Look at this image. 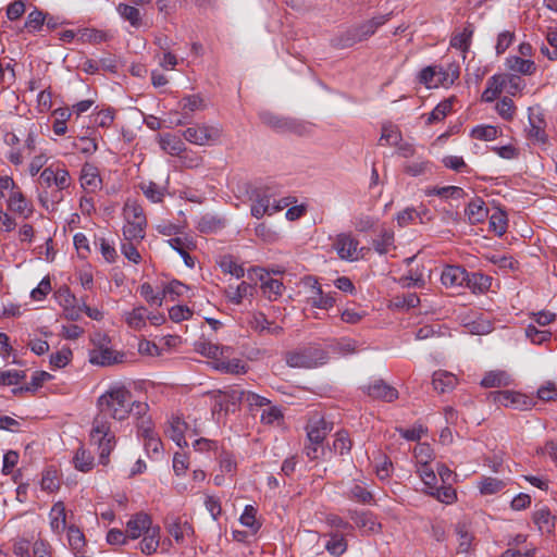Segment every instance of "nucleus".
<instances>
[{
    "label": "nucleus",
    "instance_id": "obj_62",
    "mask_svg": "<svg viewBox=\"0 0 557 557\" xmlns=\"http://www.w3.org/2000/svg\"><path fill=\"white\" fill-rule=\"evenodd\" d=\"M72 359V350L63 347L50 356V364L55 369L64 368Z\"/></svg>",
    "mask_w": 557,
    "mask_h": 557
},
{
    "label": "nucleus",
    "instance_id": "obj_19",
    "mask_svg": "<svg viewBox=\"0 0 557 557\" xmlns=\"http://www.w3.org/2000/svg\"><path fill=\"white\" fill-rule=\"evenodd\" d=\"M8 209L27 219L33 213V207L27 201L21 189L9 193L7 199Z\"/></svg>",
    "mask_w": 557,
    "mask_h": 557
},
{
    "label": "nucleus",
    "instance_id": "obj_48",
    "mask_svg": "<svg viewBox=\"0 0 557 557\" xmlns=\"http://www.w3.org/2000/svg\"><path fill=\"white\" fill-rule=\"evenodd\" d=\"M500 135L498 127L493 125H478L472 128L471 136L480 140H494Z\"/></svg>",
    "mask_w": 557,
    "mask_h": 557
},
{
    "label": "nucleus",
    "instance_id": "obj_26",
    "mask_svg": "<svg viewBox=\"0 0 557 557\" xmlns=\"http://www.w3.org/2000/svg\"><path fill=\"white\" fill-rule=\"evenodd\" d=\"M466 215L471 224H479L484 222L488 216V208L485 202L479 198H473L467 206Z\"/></svg>",
    "mask_w": 557,
    "mask_h": 557
},
{
    "label": "nucleus",
    "instance_id": "obj_6",
    "mask_svg": "<svg viewBox=\"0 0 557 557\" xmlns=\"http://www.w3.org/2000/svg\"><path fill=\"white\" fill-rule=\"evenodd\" d=\"M261 122L269 127L281 133H295L301 135L306 127L305 125L293 117L277 115L271 111H261L259 113Z\"/></svg>",
    "mask_w": 557,
    "mask_h": 557
},
{
    "label": "nucleus",
    "instance_id": "obj_18",
    "mask_svg": "<svg viewBox=\"0 0 557 557\" xmlns=\"http://www.w3.org/2000/svg\"><path fill=\"white\" fill-rule=\"evenodd\" d=\"M350 518L363 534H375L381 531V523L372 512L355 511L350 515Z\"/></svg>",
    "mask_w": 557,
    "mask_h": 557
},
{
    "label": "nucleus",
    "instance_id": "obj_57",
    "mask_svg": "<svg viewBox=\"0 0 557 557\" xmlns=\"http://www.w3.org/2000/svg\"><path fill=\"white\" fill-rule=\"evenodd\" d=\"M220 267L224 273H228L235 276L236 278H240L245 275V270L243 265L238 264L231 256H225L221 260Z\"/></svg>",
    "mask_w": 557,
    "mask_h": 557
},
{
    "label": "nucleus",
    "instance_id": "obj_51",
    "mask_svg": "<svg viewBox=\"0 0 557 557\" xmlns=\"http://www.w3.org/2000/svg\"><path fill=\"white\" fill-rule=\"evenodd\" d=\"M508 225L507 215L502 210H496L490 216V228L498 236L506 233Z\"/></svg>",
    "mask_w": 557,
    "mask_h": 557
},
{
    "label": "nucleus",
    "instance_id": "obj_33",
    "mask_svg": "<svg viewBox=\"0 0 557 557\" xmlns=\"http://www.w3.org/2000/svg\"><path fill=\"white\" fill-rule=\"evenodd\" d=\"M506 65L510 71L523 75H532L536 70V65L532 60L522 59L516 55L507 58Z\"/></svg>",
    "mask_w": 557,
    "mask_h": 557
},
{
    "label": "nucleus",
    "instance_id": "obj_29",
    "mask_svg": "<svg viewBox=\"0 0 557 557\" xmlns=\"http://www.w3.org/2000/svg\"><path fill=\"white\" fill-rule=\"evenodd\" d=\"M473 36V27L468 24L462 30L455 33L450 38V47L458 49L462 52V58H466L467 52L470 49Z\"/></svg>",
    "mask_w": 557,
    "mask_h": 557
},
{
    "label": "nucleus",
    "instance_id": "obj_28",
    "mask_svg": "<svg viewBox=\"0 0 557 557\" xmlns=\"http://www.w3.org/2000/svg\"><path fill=\"white\" fill-rule=\"evenodd\" d=\"M49 518L52 532L60 535L66 528V512L63 502H57L52 506Z\"/></svg>",
    "mask_w": 557,
    "mask_h": 557
},
{
    "label": "nucleus",
    "instance_id": "obj_47",
    "mask_svg": "<svg viewBox=\"0 0 557 557\" xmlns=\"http://www.w3.org/2000/svg\"><path fill=\"white\" fill-rule=\"evenodd\" d=\"M73 462L75 468L82 472H88L94 468V457L84 447L77 449Z\"/></svg>",
    "mask_w": 557,
    "mask_h": 557
},
{
    "label": "nucleus",
    "instance_id": "obj_25",
    "mask_svg": "<svg viewBox=\"0 0 557 557\" xmlns=\"http://www.w3.org/2000/svg\"><path fill=\"white\" fill-rule=\"evenodd\" d=\"M165 528L177 544H183L186 537H190L194 534L191 524L181 519L169 521Z\"/></svg>",
    "mask_w": 557,
    "mask_h": 557
},
{
    "label": "nucleus",
    "instance_id": "obj_30",
    "mask_svg": "<svg viewBox=\"0 0 557 557\" xmlns=\"http://www.w3.org/2000/svg\"><path fill=\"white\" fill-rule=\"evenodd\" d=\"M493 278L480 272L468 273L465 286L472 293H485L492 286Z\"/></svg>",
    "mask_w": 557,
    "mask_h": 557
},
{
    "label": "nucleus",
    "instance_id": "obj_38",
    "mask_svg": "<svg viewBox=\"0 0 557 557\" xmlns=\"http://www.w3.org/2000/svg\"><path fill=\"white\" fill-rule=\"evenodd\" d=\"M533 520L541 532L549 533L555 529V517L547 508L536 510L533 515Z\"/></svg>",
    "mask_w": 557,
    "mask_h": 557
},
{
    "label": "nucleus",
    "instance_id": "obj_58",
    "mask_svg": "<svg viewBox=\"0 0 557 557\" xmlns=\"http://www.w3.org/2000/svg\"><path fill=\"white\" fill-rule=\"evenodd\" d=\"M525 336L535 345H541L550 339L552 333L547 330H539L533 324L525 327Z\"/></svg>",
    "mask_w": 557,
    "mask_h": 557
},
{
    "label": "nucleus",
    "instance_id": "obj_63",
    "mask_svg": "<svg viewBox=\"0 0 557 557\" xmlns=\"http://www.w3.org/2000/svg\"><path fill=\"white\" fill-rule=\"evenodd\" d=\"M40 486L44 491H47L50 493L57 491L60 486L59 480L57 476V471L51 470V469L45 471L42 474V478H41Z\"/></svg>",
    "mask_w": 557,
    "mask_h": 557
},
{
    "label": "nucleus",
    "instance_id": "obj_7",
    "mask_svg": "<svg viewBox=\"0 0 557 557\" xmlns=\"http://www.w3.org/2000/svg\"><path fill=\"white\" fill-rule=\"evenodd\" d=\"M221 128L216 125L195 124L183 132L184 138L198 146H206L221 137Z\"/></svg>",
    "mask_w": 557,
    "mask_h": 557
},
{
    "label": "nucleus",
    "instance_id": "obj_64",
    "mask_svg": "<svg viewBox=\"0 0 557 557\" xmlns=\"http://www.w3.org/2000/svg\"><path fill=\"white\" fill-rule=\"evenodd\" d=\"M45 21L46 15L39 10H34L28 14L27 20L25 22V27L29 32H37L42 27Z\"/></svg>",
    "mask_w": 557,
    "mask_h": 557
},
{
    "label": "nucleus",
    "instance_id": "obj_31",
    "mask_svg": "<svg viewBox=\"0 0 557 557\" xmlns=\"http://www.w3.org/2000/svg\"><path fill=\"white\" fill-rule=\"evenodd\" d=\"M213 368L222 373L242 374L248 370L247 364L240 359H216L213 361Z\"/></svg>",
    "mask_w": 557,
    "mask_h": 557
},
{
    "label": "nucleus",
    "instance_id": "obj_15",
    "mask_svg": "<svg viewBox=\"0 0 557 557\" xmlns=\"http://www.w3.org/2000/svg\"><path fill=\"white\" fill-rule=\"evenodd\" d=\"M468 272L460 265H446L441 274V282L446 288H458L466 284Z\"/></svg>",
    "mask_w": 557,
    "mask_h": 557
},
{
    "label": "nucleus",
    "instance_id": "obj_42",
    "mask_svg": "<svg viewBox=\"0 0 557 557\" xmlns=\"http://www.w3.org/2000/svg\"><path fill=\"white\" fill-rule=\"evenodd\" d=\"M147 224L126 221L123 227L124 239L127 242H141L145 237V228Z\"/></svg>",
    "mask_w": 557,
    "mask_h": 557
},
{
    "label": "nucleus",
    "instance_id": "obj_4",
    "mask_svg": "<svg viewBox=\"0 0 557 557\" xmlns=\"http://www.w3.org/2000/svg\"><path fill=\"white\" fill-rule=\"evenodd\" d=\"M329 360V354L319 345H308L285 355V361L290 368L313 369L323 366Z\"/></svg>",
    "mask_w": 557,
    "mask_h": 557
},
{
    "label": "nucleus",
    "instance_id": "obj_22",
    "mask_svg": "<svg viewBox=\"0 0 557 557\" xmlns=\"http://www.w3.org/2000/svg\"><path fill=\"white\" fill-rule=\"evenodd\" d=\"M507 84V76L495 74L486 82V87L482 92L481 99L484 102H493L504 90Z\"/></svg>",
    "mask_w": 557,
    "mask_h": 557
},
{
    "label": "nucleus",
    "instance_id": "obj_23",
    "mask_svg": "<svg viewBox=\"0 0 557 557\" xmlns=\"http://www.w3.org/2000/svg\"><path fill=\"white\" fill-rule=\"evenodd\" d=\"M458 384V379L451 372L437 370L432 375V385L441 394L451 392Z\"/></svg>",
    "mask_w": 557,
    "mask_h": 557
},
{
    "label": "nucleus",
    "instance_id": "obj_53",
    "mask_svg": "<svg viewBox=\"0 0 557 557\" xmlns=\"http://www.w3.org/2000/svg\"><path fill=\"white\" fill-rule=\"evenodd\" d=\"M352 447V442L349 437V434L347 431H338L335 434V440L333 443V449L336 454L345 455L349 454L350 449Z\"/></svg>",
    "mask_w": 557,
    "mask_h": 557
},
{
    "label": "nucleus",
    "instance_id": "obj_1",
    "mask_svg": "<svg viewBox=\"0 0 557 557\" xmlns=\"http://www.w3.org/2000/svg\"><path fill=\"white\" fill-rule=\"evenodd\" d=\"M97 407L99 414L94 419L90 441L98 446L99 461L106 465L115 445V437L111 433V424L107 418L123 421L131 414L141 416L148 411V405L135 400L125 385L115 383L100 395Z\"/></svg>",
    "mask_w": 557,
    "mask_h": 557
},
{
    "label": "nucleus",
    "instance_id": "obj_49",
    "mask_svg": "<svg viewBox=\"0 0 557 557\" xmlns=\"http://www.w3.org/2000/svg\"><path fill=\"white\" fill-rule=\"evenodd\" d=\"M451 109H453V100L451 99H447V100L440 102L429 114L426 123L433 124V123L443 121L447 116V114L451 112Z\"/></svg>",
    "mask_w": 557,
    "mask_h": 557
},
{
    "label": "nucleus",
    "instance_id": "obj_52",
    "mask_svg": "<svg viewBox=\"0 0 557 557\" xmlns=\"http://www.w3.org/2000/svg\"><path fill=\"white\" fill-rule=\"evenodd\" d=\"M124 216L126 221L147 224L144 210L137 202H126L124 206Z\"/></svg>",
    "mask_w": 557,
    "mask_h": 557
},
{
    "label": "nucleus",
    "instance_id": "obj_54",
    "mask_svg": "<svg viewBox=\"0 0 557 557\" xmlns=\"http://www.w3.org/2000/svg\"><path fill=\"white\" fill-rule=\"evenodd\" d=\"M401 140V134L397 126L393 124L383 125L380 143L389 146H396Z\"/></svg>",
    "mask_w": 557,
    "mask_h": 557
},
{
    "label": "nucleus",
    "instance_id": "obj_61",
    "mask_svg": "<svg viewBox=\"0 0 557 557\" xmlns=\"http://www.w3.org/2000/svg\"><path fill=\"white\" fill-rule=\"evenodd\" d=\"M536 396L542 401H552L557 399V385L553 381H546L537 388Z\"/></svg>",
    "mask_w": 557,
    "mask_h": 557
},
{
    "label": "nucleus",
    "instance_id": "obj_14",
    "mask_svg": "<svg viewBox=\"0 0 557 557\" xmlns=\"http://www.w3.org/2000/svg\"><path fill=\"white\" fill-rule=\"evenodd\" d=\"M253 271L258 275V278L261 283L260 288L262 289L263 295L269 300H276L282 295L284 288L283 283L276 278L271 277L270 274L263 269H255Z\"/></svg>",
    "mask_w": 557,
    "mask_h": 557
},
{
    "label": "nucleus",
    "instance_id": "obj_8",
    "mask_svg": "<svg viewBox=\"0 0 557 557\" xmlns=\"http://www.w3.org/2000/svg\"><path fill=\"white\" fill-rule=\"evenodd\" d=\"M488 398L495 404L510 407L518 410H527L534 406V401L531 397L512 391H498L488 394Z\"/></svg>",
    "mask_w": 557,
    "mask_h": 557
},
{
    "label": "nucleus",
    "instance_id": "obj_43",
    "mask_svg": "<svg viewBox=\"0 0 557 557\" xmlns=\"http://www.w3.org/2000/svg\"><path fill=\"white\" fill-rule=\"evenodd\" d=\"M373 248L380 255L387 253L394 248V232L391 230H382L379 237L373 240Z\"/></svg>",
    "mask_w": 557,
    "mask_h": 557
},
{
    "label": "nucleus",
    "instance_id": "obj_12",
    "mask_svg": "<svg viewBox=\"0 0 557 557\" xmlns=\"http://www.w3.org/2000/svg\"><path fill=\"white\" fill-rule=\"evenodd\" d=\"M305 285L310 288L311 295L309 296V302L312 307L327 310L332 308L335 302V293H324L318 280L313 276L305 278Z\"/></svg>",
    "mask_w": 557,
    "mask_h": 557
},
{
    "label": "nucleus",
    "instance_id": "obj_24",
    "mask_svg": "<svg viewBox=\"0 0 557 557\" xmlns=\"http://www.w3.org/2000/svg\"><path fill=\"white\" fill-rule=\"evenodd\" d=\"M389 18V14L374 16L371 20H368L359 25L354 26L357 37L359 41H363L371 37L376 29L384 25Z\"/></svg>",
    "mask_w": 557,
    "mask_h": 557
},
{
    "label": "nucleus",
    "instance_id": "obj_39",
    "mask_svg": "<svg viewBox=\"0 0 557 557\" xmlns=\"http://www.w3.org/2000/svg\"><path fill=\"white\" fill-rule=\"evenodd\" d=\"M358 42H360V41H359V38L357 37L354 26L338 33L332 39V46L337 49L349 48Z\"/></svg>",
    "mask_w": 557,
    "mask_h": 557
},
{
    "label": "nucleus",
    "instance_id": "obj_45",
    "mask_svg": "<svg viewBox=\"0 0 557 557\" xmlns=\"http://www.w3.org/2000/svg\"><path fill=\"white\" fill-rule=\"evenodd\" d=\"M456 534L458 536V552L459 553L469 552L472 541H473V535L470 532L467 524L466 523H457Z\"/></svg>",
    "mask_w": 557,
    "mask_h": 557
},
{
    "label": "nucleus",
    "instance_id": "obj_13",
    "mask_svg": "<svg viewBox=\"0 0 557 557\" xmlns=\"http://www.w3.org/2000/svg\"><path fill=\"white\" fill-rule=\"evenodd\" d=\"M79 183L87 194L100 190L102 188V178L98 168L88 162L84 163L81 169Z\"/></svg>",
    "mask_w": 557,
    "mask_h": 557
},
{
    "label": "nucleus",
    "instance_id": "obj_5",
    "mask_svg": "<svg viewBox=\"0 0 557 557\" xmlns=\"http://www.w3.org/2000/svg\"><path fill=\"white\" fill-rule=\"evenodd\" d=\"M72 184L69 170L60 163L45 168L38 177V185L45 189L55 186L59 191L67 189Z\"/></svg>",
    "mask_w": 557,
    "mask_h": 557
},
{
    "label": "nucleus",
    "instance_id": "obj_56",
    "mask_svg": "<svg viewBox=\"0 0 557 557\" xmlns=\"http://www.w3.org/2000/svg\"><path fill=\"white\" fill-rule=\"evenodd\" d=\"M498 115L505 121H511L516 113L513 101L509 97L502 98L495 106Z\"/></svg>",
    "mask_w": 557,
    "mask_h": 557
},
{
    "label": "nucleus",
    "instance_id": "obj_55",
    "mask_svg": "<svg viewBox=\"0 0 557 557\" xmlns=\"http://www.w3.org/2000/svg\"><path fill=\"white\" fill-rule=\"evenodd\" d=\"M504 487L505 482L496 478H484L479 484L480 493L483 495L496 494Z\"/></svg>",
    "mask_w": 557,
    "mask_h": 557
},
{
    "label": "nucleus",
    "instance_id": "obj_3",
    "mask_svg": "<svg viewBox=\"0 0 557 557\" xmlns=\"http://www.w3.org/2000/svg\"><path fill=\"white\" fill-rule=\"evenodd\" d=\"M459 75L460 67L454 62L446 65H429L420 71L419 82L426 88L449 87Z\"/></svg>",
    "mask_w": 557,
    "mask_h": 557
},
{
    "label": "nucleus",
    "instance_id": "obj_17",
    "mask_svg": "<svg viewBox=\"0 0 557 557\" xmlns=\"http://www.w3.org/2000/svg\"><path fill=\"white\" fill-rule=\"evenodd\" d=\"M124 360V354L117 352L108 347H98L90 351L89 361L97 366H112L121 363Z\"/></svg>",
    "mask_w": 557,
    "mask_h": 557
},
{
    "label": "nucleus",
    "instance_id": "obj_16",
    "mask_svg": "<svg viewBox=\"0 0 557 557\" xmlns=\"http://www.w3.org/2000/svg\"><path fill=\"white\" fill-rule=\"evenodd\" d=\"M331 425L320 414H314L307 425L308 441L315 444H322L327 433L331 431Z\"/></svg>",
    "mask_w": 557,
    "mask_h": 557
},
{
    "label": "nucleus",
    "instance_id": "obj_44",
    "mask_svg": "<svg viewBox=\"0 0 557 557\" xmlns=\"http://www.w3.org/2000/svg\"><path fill=\"white\" fill-rule=\"evenodd\" d=\"M140 296L150 305L154 307H161L164 300V294L161 292H154L150 283H143L139 286Z\"/></svg>",
    "mask_w": 557,
    "mask_h": 557
},
{
    "label": "nucleus",
    "instance_id": "obj_11",
    "mask_svg": "<svg viewBox=\"0 0 557 557\" xmlns=\"http://www.w3.org/2000/svg\"><path fill=\"white\" fill-rule=\"evenodd\" d=\"M546 121L540 108H529V126L527 136L533 144L545 145L547 143Z\"/></svg>",
    "mask_w": 557,
    "mask_h": 557
},
{
    "label": "nucleus",
    "instance_id": "obj_10",
    "mask_svg": "<svg viewBox=\"0 0 557 557\" xmlns=\"http://www.w3.org/2000/svg\"><path fill=\"white\" fill-rule=\"evenodd\" d=\"M274 193L270 188H258L252 194L251 215L261 219L263 215H272L280 212V207L272 206Z\"/></svg>",
    "mask_w": 557,
    "mask_h": 557
},
{
    "label": "nucleus",
    "instance_id": "obj_50",
    "mask_svg": "<svg viewBox=\"0 0 557 557\" xmlns=\"http://www.w3.org/2000/svg\"><path fill=\"white\" fill-rule=\"evenodd\" d=\"M428 493L445 504H451L456 499V491L451 487V484H444L442 487L435 485Z\"/></svg>",
    "mask_w": 557,
    "mask_h": 557
},
{
    "label": "nucleus",
    "instance_id": "obj_46",
    "mask_svg": "<svg viewBox=\"0 0 557 557\" xmlns=\"http://www.w3.org/2000/svg\"><path fill=\"white\" fill-rule=\"evenodd\" d=\"M325 549L333 556H341L347 550V542L342 534L330 533V540L325 544Z\"/></svg>",
    "mask_w": 557,
    "mask_h": 557
},
{
    "label": "nucleus",
    "instance_id": "obj_37",
    "mask_svg": "<svg viewBox=\"0 0 557 557\" xmlns=\"http://www.w3.org/2000/svg\"><path fill=\"white\" fill-rule=\"evenodd\" d=\"M146 308L143 306L134 308L132 311L124 313L126 324L136 331H140L146 326Z\"/></svg>",
    "mask_w": 557,
    "mask_h": 557
},
{
    "label": "nucleus",
    "instance_id": "obj_35",
    "mask_svg": "<svg viewBox=\"0 0 557 557\" xmlns=\"http://www.w3.org/2000/svg\"><path fill=\"white\" fill-rule=\"evenodd\" d=\"M484 259L504 272L515 271L518 269V261H516L511 256L486 253L484 255Z\"/></svg>",
    "mask_w": 557,
    "mask_h": 557
},
{
    "label": "nucleus",
    "instance_id": "obj_60",
    "mask_svg": "<svg viewBox=\"0 0 557 557\" xmlns=\"http://www.w3.org/2000/svg\"><path fill=\"white\" fill-rule=\"evenodd\" d=\"M417 473L429 491L437 484L436 473L429 465L417 466Z\"/></svg>",
    "mask_w": 557,
    "mask_h": 557
},
{
    "label": "nucleus",
    "instance_id": "obj_59",
    "mask_svg": "<svg viewBox=\"0 0 557 557\" xmlns=\"http://www.w3.org/2000/svg\"><path fill=\"white\" fill-rule=\"evenodd\" d=\"M140 188L144 195L152 202H160L164 197V189L153 182L143 183Z\"/></svg>",
    "mask_w": 557,
    "mask_h": 557
},
{
    "label": "nucleus",
    "instance_id": "obj_32",
    "mask_svg": "<svg viewBox=\"0 0 557 557\" xmlns=\"http://www.w3.org/2000/svg\"><path fill=\"white\" fill-rule=\"evenodd\" d=\"M481 386L485 388L505 387L510 384L509 375L502 370L490 371L481 380Z\"/></svg>",
    "mask_w": 557,
    "mask_h": 557
},
{
    "label": "nucleus",
    "instance_id": "obj_9",
    "mask_svg": "<svg viewBox=\"0 0 557 557\" xmlns=\"http://www.w3.org/2000/svg\"><path fill=\"white\" fill-rule=\"evenodd\" d=\"M333 249L338 258L345 261L359 259V240L351 233H339L333 239Z\"/></svg>",
    "mask_w": 557,
    "mask_h": 557
},
{
    "label": "nucleus",
    "instance_id": "obj_40",
    "mask_svg": "<svg viewBox=\"0 0 557 557\" xmlns=\"http://www.w3.org/2000/svg\"><path fill=\"white\" fill-rule=\"evenodd\" d=\"M224 225V220L213 214H205L197 222V228L199 232L207 234L216 232L223 228Z\"/></svg>",
    "mask_w": 557,
    "mask_h": 557
},
{
    "label": "nucleus",
    "instance_id": "obj_21",
    "mask_svg": "<svg viewBox=\"0 0 557 557\" xmlns=\"http://www.w3.org/2000/svg\"><path fill=\"white\" fill-rule=\"evenodd\" d=\"M165 432L177 446L186 447L188 445L185 436L186 432H188V425L180 417L175 416L171 418Z\"/></svg>",
    "mask_w": 557,
    "mask_h": 557
},
{
    "label": "nucleus",
    "instance_id": "obj_2",
    "mask_svg": "<svg viewBox=\"0 0 557 557\" xmlns=\"http://www.w3.org/2000/svg\"><path fill=\"white\" fill-rule=\"evenodd\" d=\"M129 540H137L143 536L138 544L140 552L145 555L157 553L160 546L161 529L153 524L150 515L139 511L131 516L125 524Z\"/></svg>",
    "mask_w": 557,
    "mask_h": 557
},
{
    "label": "nucleus",
    "instance_id": "obj_20",
    "mask_svg": "<svg viewBox=\"0 0 557 557\" xmlns=\"http://www.w3.org/2000/svg\"><path fill=\"white\" fill-rule=\"evenodd\" d=\"M366 392L370 397L384 401H394L398 398L397 389L386 384L383 380H375L369 384Z\"/></svg>",
    "mask_w": 557,
    "mask_h": 557
},
{
    "label": "nucleus",
    "instance_id": "obj_36",
    "mask_svg": "<svg viewBox=\"0 0 557 557\" xmlns=\"http://www.w3.org/2000/svg\"><path fill=\"white\" fill-rule=\"evenodd\" d=\"M345 494L349 499L361 504H370L373 499L372 493L359 482H354Z\"/></svg>",
    "mask_w": 557,
    "mask_h": 557
},
{
    "label": "nucleus",
    "instance_id": "obj_34",
    "mask_svg": "<svg viewBox=\"0 0 557 557\" xmlns=\"http://www.w3.org/2000/svg\"><path fill=\"white\" fill-rule=\"evenodd\" d=\"M120 16L127 21L134 28H139L143 25V18L139 10L131 4L120 3L116 7Z\"/></svg>",
    "mask_w": 557,
    "mask_h": 557
},
{
    "label": "nucleus",
    "instance_id": "obj_27",
    "mask_svg": "<svg viewBox=\"0 0 557 557\" xmlns=\"http://www.w3.org/2000/svg\"><path fill=\"white\" fill-rule=\"evenodd\" d=\"M253 293L255 286L247 282H242L237 286L228 285L225 288V297L234 305L242 304L244 298L252 296Z\"/></svg>",
    "mask_w": 557,
    "mask_h": 557
},
{
    "label": "nucleus",
    "instance_id": "obj_41",
    "mask_svg": "<svg viewBox=\"0 0 557 557\" xmlns=\"http://www.w3.org/2000/svg\"><path fill=\"white\" fill-rule=\"evenodd\" d=\"M159 144L162 150L170 153L171 156H178L185 149V145L181 138L170 134L161 136Z\"/></svg>",
    "mask_w": 557,
    "mask_h": 557
}]
</instances>
